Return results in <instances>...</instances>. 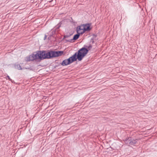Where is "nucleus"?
Here are the masks:
<instances>
[{
  "instance_id": "1",
  "label": "nucleus",
  "mask_w": 157,
  "mask_h": 157,
  "mask_svg": "<svg viewBox=\"0 0 157 157\" xmlns=\"http://www.w3.org/2000/svg\"><path fill=\"white\" fill-rule=\"evenodd\" d=\"M40 59H49L52 57H56L61 56L63 53V51H50L46 52L43 51L40 52Z\"/></svg>"
},
{
  "instance_id": "2",
  "label": "nucleus",
  "mask_w": 157,
  "mask_h": 157,
  "mask_svg": "<svg viewBox=\"0 0 157 157\" xmlns=\"http://www.w3.org/2000/svg\"><path fill=\"white\" fill-rule=\"evenodd\" d=\"M77 59H78L79 61V58H78L77 52H76L69 58L63 60L61 63V65L63 66L67 65L76 61Z\"/></svg>"
},
{
  "instance_id": "3",
  "label": "nucleus",
  "mask_w": 157,
  "mask_h": 157,
  "mask_svg": "<svg viewBox=\"0 0 157 157\" xmlns=\"http://www.w3.org/2000/svg\"><path fill=\"white\" fill-rule=\"evenodd\" d=\"M88 51V50L84 47L82 48L78 51L77 54L79 58V61H81L82 59L87 53Z\"/></svg>"
},
{
  "instance_id": "4",
  "label": "nucleus",
  "mask_w": 157,
  "mask_h": 157,
  "mask_svg": "<svg viewBox=\"0 0 157 157\" xmlns=\"http://www.w3.org/2000/svg\"><path fill=\"white\" fill-rule=\"evenodd\" d=\"M40 53L38 52L32 55H30L29 57H26V60L27 61H33L37 59H40Z\"/></svg>"
},
{
  "instance_id": "5",
  "label": "nucleus",
  "mask_w": 157,
  "mask_h": 157,
  "mask_svg": "<svg viewBox=\"0 0 157 157\" xmlns=\"http://www.w3.org/2000/svg\"><path fill=\"white\" fill-rule=\"evenodd\" d=\"M85 31L84 29H83V26L81 25L78 26L77 28V33H79V34H82Z\"/></svg>"
},
{
  "instance_id": "6",
  "label": "nucleus",
  "mask_w": 157,
  "mask_h": 157,
  "mask_svg": "<svg viewBox=\"0 0 157 157\" xmlns=\"http://www.w3.org/2000/svg\"><path fill=\"white\" fill-rule=\"evenodd\" d=\"M85 32L86 31H89L90 30V26L89 24L83 25H82Z\"/></svg>"
},
{
  "instance_id": "7",
  "label": "nucleus",
  "mask_w": 157,
  "mask_h": 157,
  "mask_svg": "<svg viewBox=\"0 0 157 157\" xmlns=\"http://www.w3.org/2000/svg\"><path fill=\"white\" fill-rule=\"evenodd\" d=\"M80 34L79 33H77V34L75 35L73 37V39L74 40H76L79 38Z\"/></svg>"
},
{
  "instance_id": "8",
  "label": "nucleus",
  "mask_w": 157,
  "mask_h": 157,
  "mask_svg": "<svg viewBox=\"0 0 157 157\" xmlns=\"http://www.w3.org/2000/svg\"><path fill=\"white\" fill-rule=\"evenodd\" d=\"M137 142V141L136 140H133L129 142V144L133 145L136 144Z\"/></svg>"
},
{
  "instance_id": "9",
  "label": "nucleus",
  "mask_w": 157,
  "mask_h": 157,
  "mask_svg": "<svg viewBox=\"0 0 157 157\" xmlns=\"http://www.w3.org/2000/svg\"><path fill=\"white\" fill-rule=\"evenodd\" d=\"M16 68L18 70H22V68L19 64H17L16 66Z\"/></svg>"
},
{
  "instance_id": "10",
  "label": "nucleus",
  "mask_w": 157,
  "mask_h": 157,
  "mask_svg": "<svg viewBox=\"0 0 157 157\" xmlns=\"http://www.w3.org/2000/svg\"><path fill=\"white\" fill-rule=\"evenodd\" d=\"M73 40V39H71L68 40L67 39H65V40H66L68 42H71L72 40Z\"/></svg>"
},
{
  "instance_id": "11",
  "label": "nucleus",
  "mask_w": 157,
  "mask_h": 157,
  "mask_svg": "<svg viewBox=\"0 0 157 157\" xmlns=\"http://www.w3.org/2000/svg\"><path fill=\"white\" fill-rule=\"evenodd\" d=\"M71 35H66L64 36V38L66 39V38L69 37Z\"/></svg>"
},
{
  "instance_id": "12",
  "label": "nucleus",
  "mask_w": 157,
  "mask_h": 157,
  "mask_svg": "<svg viewBox=\"0 0 157 157\" xmlns=\"http://www.w3.org/2000/svg\"><path fill=\"white\" fill-rule=\"evenodd\" d=\"M86 47L88 48L89 50H90L92 48V46L90 45L89 46H86Z\"/></svg>"
},
{
  "instance_id": "13",
  "label": "nucleus",
  "mask_w": 157,
  "mask_h": 157,
  "mask_svg": "<svg viewBox=\"0 0 157 157\" xmlns=\"http://www.w3.org/2000/svg\"><path fill=\"white\" fill-rule=\"evenodd\" d=\"M6 78H8V79L10 81H12V79L10 78V77L8 75H7L6 76Z\"/></svg>"
},
{
  "instance_id": "14",
  "label": "nucleus",
  "mask_w": 157,
  "mask_h": 157,
  "mask_svg": "<svg viewBox=\"0 0 157 157\" xmlns=\"http://www.w3.org/2000/svg\"><path fill=\"white\" fill-rule=\"evenodd\" d=\"M46 37H47L46 35H45V36L44 37V40L46 39Z\"/></svg>"
}]
</instances>
